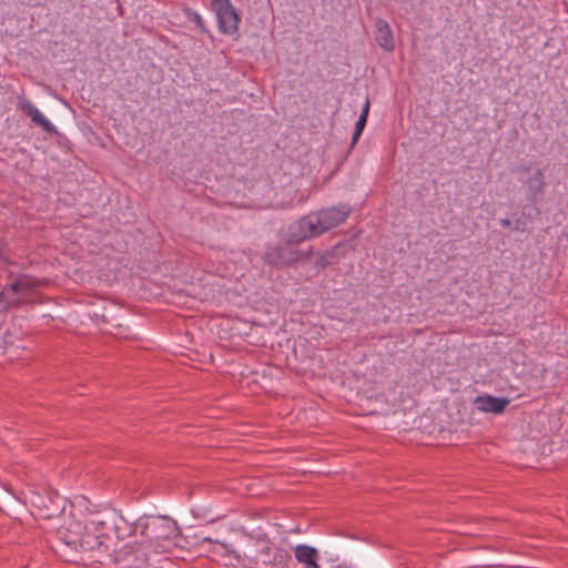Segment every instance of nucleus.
<instances>
[{"label": "nucleus", "mask_w": 568, "mask_h": 568, "mask_svg": "<svg viewBox=\"0 0 568 568\" xmlns=\"http://www.w3.org/2000/svg\"><path fill=\"white\" fill-rule=\"evenodd\" d=\"M102 524V516L94 515L89 518L84 525L80 521L70 523L63 539L68 546L83 552H93L98 561L103 558H110L112 561L126 559L128 552H118V548H112L110 537L97 534V527Z\"/></svg>", "instance_id": "obj_1"}, {"label": "nucleus", "mask_w": 568, "mask_h": 568, "mask_svg": "<svg viewBox=\"0 0 568 568\" xmlns=\"http://www.w3.org/2000/svg\"><path fill=\"white\" fill-rule=\"evenodd\" d=\"M42 285H44L43 281L26 274L20 275L12 284L2 288L0 293V310L18 308L30 303V296L37 293Z\"/></svg>", "instance_id": "obj_2"}, {"label": "nucleus", "mask_w": 568, "mask_h": 568, "mask_svg": "<svg viewBox=\"0 0 568 568\" xmlns=\"http://www.w3.org/2000/svg\"><path fill=\"white\" fill-rule=\"evenodd\" d=\"M290 560L288 551L276 547L265 536L256 539V554L253 557L255 568H290Z\"/></svg>", "instance_id": "obj_3"}, {"label": "nucleus", "mask_w": 568, "mask_h": 568, "mask_svg": "<svg viewBox=\"0 0 568 568\" xmlns=\"http://www.w3.org/2000/svg\"><path fill=\"white\" fill-rule=\"evenodd\" d=\"M141 534L150 542L169 540L178 536V525L175 520L166 516H150L144 521L139 523Z\"/></svg>", "instance_id": "obj_4"}, {"label": "nucleus", "mask_w": 568, "mask_h": 568, "mask_svg": "<svg viewBox=\"0 0 568 568\" xmlns=\"http://www.w3.org/2000/svg\"><path fill=\"white\" fill-rule=\"evenodd\" d=\"M294 244H268L265 247L262 260L265 264L283 268L293 266L301 261L302 251L294 248Z\"/></svg>", "instance_id": "obj_5"}, {"label": "nucleus", "mask_w": 568, "mask_h": 568, "mask_svg": "<svg viewBox=\"0 0 568 568\" xmlns=\"http://www.w3.org/2000/svg\"><path fill=\"white\" fill-rule=\"evenodd\" d=\"M318 236L320 234L313 215L310 213L291 223L283 232L282 240L283 242H286V244L297 245Z\"/></svg>", "instance_id": "obj_6"}, {"label": "nucleus", "mask_w": 568, "mask_h": 568, "mask_svg": "<svg viewBox=\"0 0 568 568\" xmlns=\"http://www.w3.org/2000/svg\"><path fill=\"white\" fill-rule=\"evenodd\" d=\"M211 9L216 16L221 33L232 36L239 31L241 18L231 0H211Z\"/></svg>", "instance_id": "obj_7"}, {"label": "nucleus", "mask_w": 568, "mask_h": 568, "mask_svg": "<svg viewBox=\"0 0 568 568\" xmlns=\"http://www.w3.org/2000/svg\"><path fill=\"white\" fill-rule=\"evenodd\" d=\"M352 209L347 204H339L322 209L312 213L320 236L329 230L343 224L351 215Z\"/></svg>", "instance_id": "obj_8"}, {"label": "nucleus", "mask_w": 568, "mask_h": 568, "mask_svg": "<svg viewBox=\"0 0 568 568\" xmlns=\"http://www.w3.org/2000/svg\"><path fill=\"white\" fill-rule=\"evenodd\" d=\"M17 109L28 115L44 132L51 135L59 134L57 128L24 97L18 98Z\"/></svg>", "instance_id": "obj_9"}, {"label": "nucleus", "mask_w": 568, "mask_h": 568, "mask_svg": "<svg viewBox=\"0 0 568 568\" xmlns=\"http://www.w3.org/2000/svg\"><path fill=\"white\" fill-rule=\"evenodd\" d=\"M525 189L527 200L531 204L539 202L540 197L546 191V178L542 169H536L534 173L526 180H521Z\"/></svg>", "instance_id": "obj_10"}, {"label": "nucleus", "mask_w": 568, "mask_h": 568, "mask_svg": "<svg viewBox=\"0 0 568 568\" xmlns=\"http://www.w3.org/2000/svg\"><path fill=\"white\" fill-rule=\"evenodd\" d=\"M375 27V41L377 44L387 52L395 49V40L393 31L388 22L382 18H376L374 21Z\"/></svg>", "instance_id": "obj_11"}, {"label": "nucleus", "mask_w": 568, "mask_h": 568, "mask_svg": "<svg viewBox=\"0 0 568 568\" xmlns=\"http://www.w3.org/2000/svg\"><path fill=\"white\" fill-rule=\"evenodd\" d=\"M477 409L485 413L501 414L509 404V399L491 395L478 396L475 399Z\"/></svg>", "instance_id": "obj_12"}, {"label": "nucleus", "mask_w": 568, "mask_h": 568, "mask_svg": "<svg viewBox=\"0 0 568 568\" xmlns=\"http://www.w3.org/2000/svg\"><path fill=\"white\" fill-rule=\"evenodd\" d=\"M294 555L300 564L305 565L307 568H320L318 550L307 545H297L294 548Z\"/></svg>", "instance_id": "obj_13"}, {"label": "nucleus", "mask_w": 568, "mask_h": 568, "mask_svg": "<svg viewBox=\"0 0 568 568\" xmlns=\"http://www.w3.org/2000/svg\"><path fill=\"white\" fill-rule=\"evenodd\" d=\"M118 552H128L126 559L114 561L115 564H122V568H141L145 561V559L140 557L138 552L132 551V548H128L126 546L122 549L118 548ZM121 557L123 558L124 554H122Z\"/></svg>", "instance_id": "obj_14"}, {"label": "nucleus", "mask_w": 568, "mask_h": 568, "mask_svg": "<svg viewBox=\"0 0 568 568\" xmlns=\"http://www.w3.org/2000/svg\"><path fill=\"white\" fill-rule=\"evenodd\" d=\"M369 105H371L369 99L367 98L364 103V106L362 109V113L355 124V129H354L353 138H352V146H354L357 143L358 139L361 138V135L363 133V130L366 125L368 113H369Z\"/></svg>", "instance_id": "obj_15"}, {"label": "nucleus", "mask_w": 568, "mask_h": 568, "mask_svg": "<svg viewBox=\"0 0 568 568\" xmlns=\"http://www.w3.org/2000/svg\"><path fill=\"white\" fill-rule=\"evenodd\" d=\"M337 258V246L331 250H327L321 254H318L315 260V266L317 268H325L329 264H332Z\"/></svg>", "instance_id": "obj_16"}, {"label": "nucleus", "mask_w": 568, "mask_h": 568, "mask_svg": "<svg viewBox=\"0 0 568 568\" xmlns=\"http://www.w3.org/2000/svg\"><path fill=\"white\" fill-rule=\"evenodd\" d=\"M106 520L102 518V524L98 526L97 534L101 536H108L110 537L112 548H118L119 545V537L114 534L113 527H108Z\"/></svg>", "instance_id": "obj_17"}, {"label": "nucleus", "mask_w": 568, "mask_h": 568, "mask_svg": "<svg viewBox=\"0 0 568 568\" xmlns=\"http://www.w3.org/2000/svg\"><path fill=\"white\" fill-rule=\"evenodd\" d=\"M184 13H185L186 18H187L190 21H192V22H194V23H195L196 28H197L202 33H205V34H209V33H210V31H209V29L206 28V26H205V23H204V21H203L202 17H201L196 11H194V10H192V9H190V8H186V9L184 10Z\"/></svg>", "instance_id": "obj_18"}, {"label": "nucleus", "mask_w": 568, "mask_h": 568, "mask_svg": "<svg viewBox=\"0 0 568 568\" xmlns=\"http://www.w3.org/2000/svg\"><path fill=\"white\" fill-rule=\"evenodd\" d=\"M513 230L519 231V232H525L526 231L525 223L520 219H517L514 222Z\"/></svg>", "instance_id": "obj_19"}, {"label": "nucleus", "mask_w": 568, "mask_h": 568, "mask_svg": "<svg viewBox=\"0 0 568 568\" xmlns=\"http://www.w3.org/2000/svg\"><path fill=\"white\" fill-rule=\"evenodd\" d=\"M499 224L503 226V227H509L513 225V222L508 219V217H504L499 221Z\"/></svg>", "instance_id": "obj_20"}, {"label": "nucleus", "mask_w": 568, "mask_h": 568, "mask_svg": "<svg viewBox=\"0 0 568 568\" xmlns=\"http://www.w3.org/2000/svg\"><path fill=\"white\" fill-rule=\"evenodd\" d=\"M531 168L529 165H521L516 169L518 173H529Z\"/></svg>", "instance_id": "obj_21"}, {"label": "nucleus", "mask_w": 568, "mask_h": 568, "mask_svg": "<svg viewBox=\"0 0 568 568\" xmlns=\"http://www.w3.org/2000/svg\"><path fill=\"white\" fill-rule=\"evenodd\" d=\"M301 261L308 260L313 255V248L307 250L306 252L302 251Z\"/></svg>", "instance_id": "obj_22"}, {"label": "nucleus", "mask_w": 568, "mask_h": 568, "mask_svg": "<svg viewBox=\"0 0 568 568\" xmlns=\"http://www.w3.org/2000/svg\"><path fill=\"white\" fill-rule=\"evenodd\" d=\"M4 344H10L12 345V342H8L7 338H4Z\"/></svg>", "instance_id": "obj_23"}]
</instances>
